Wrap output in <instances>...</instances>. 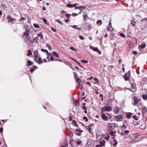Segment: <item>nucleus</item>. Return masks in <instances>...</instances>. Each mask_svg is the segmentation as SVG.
<instances>
[{"mask_svg":"<svg viewBox=\"0 0 147 147\" xmlns=\"http://www.w3.org/2000/svg\"><path fill=\"white\" fill-rule=\"evenodd\" d=\"M30 31V28L29 27L27 26L26 28V31L24 33L22 36V38L27 43L31 42L33 43L34 41H33L29 36V33Z\"/></svg>","mask_w":147,"mask_h":147,"instance_id":"obj_1","label":"nucleus"},{"mask_svg":"<svg viewBox=\"0 0 147 147\" xmlns=\"http://www.w3.org/2000/svg\"><path fill=\"white\" fill-rule=\"evenodd\" d=\"M101 117L102 119L104 121H107L108 119H110L111 118V116L108 113H106V114H102Z\"/></svg>","mask_w":147,"mask_h":147,"instance_id":"obj_2","label":"nucleus"},{"mask_svg":"<svg viewBox=\"0 0 147 147\" xmlns=\"http://www.w3.org/2000/svg\"><path fill=\"white\" fill-rule=\"evenodd\" d=\"M132 105L135 106L137 105L138 103L140 101V99L136 97H134L132 99Z\"/></svg>","mask_w":147,"mask_h":147,"instance_id":"obj_3","label":"nucleus"},{"mask_svg":"<svg viewBox=\"0 0 147 147\" xmlns=\"http://www.w3.org/2000/svg\"><path fill=\"white\" fill-rule=\"evenodd\" d=\"M111 108L110 107L108 106H105L101 108V112L102 113V112L110 111H111Z\"/></svg>","mask_w":147,"mask_h":147,"instance_id":"obj_4","label":"nucleus"},{"mask_svg":"<svg viewBox=\"0 0 147 147\" xmlns=\"http://www.w3.org/2000/svg\"><path fill=\"white\" fill-rule=\"evenodd\" d=\"M94 128L93 125L92 124L89 125L87 128V129L89 131V132L91 134H92V129Z\"/></svg>","mask_w":147,"mask_h":147,"instance_id":"obj_5","label":"nucleus"},{"mask_svg":"<svg viewBox=\"0 0 147 147\" xmlns=\"http://www.w3.org/2000/svg\"><path fill=\"white\" fill-rule=\"evenodd\" d=\"M130 74V71H129L127 73V74H125L124 77V79L125 81L128 80L129 79V77Z\"/></svg>","mask_w":147,"mask_h":147,"instance_id":"obj_6","label":"nucleus"},{"mask_svg":"<svg viewBox=\"0 0 147 147\" xmlns=\"http://www.w3.org/2000/svg\"><path fill=\"white\" fill-rule=\"evenodd\" d=\"M7 19H8L9 22H11L12 23H13L14 21L16 20L15 18H13L10 16H9L7 17Z\"/></svg>","mask_w":147,"mask_h":147,"instance_id":"obj_7","label":"nucleus"},{"mask_svg":"<svg viewBox=\"0 0 147 147\" xmlns=\"http://www.w3.org/2000/svg\"><path fill=\"white\" fill-rule=\"evenodd\" d=\"M123 119V117L122 115H118L115 117V120L116 121H121Z\"/></svg>","mask_w":147,"mask_h":147,"instance_id":"obj_8","label":"nucleus"},{"mask_svg":"<svg viewBox=\"0 0 147 147\" xmlns=\"http://www.w3.org/2000/svg\"><path fill=\"white\" fill-rule=\"evenodd\" d=\"M131 87L132 90L131 91L132 92H134L136 91V88L135 84H131Z\"/></svg>","mask_w":147,"mask_h":147,"instance_id":"obj_9","label":"nucleus"},{"mask_svg":"<svg viewBox=\"0 0 147 147\" xmlns=\"http://www.w3.org/2000/svg\"><path fill=\"white\" fill-rule=\"evenodd\" d=\"M108 126L111 129H113L115 127V124L113 123H108Z\"/></svg>","mask_w":147,"mask_h":147,"instance_id":"obj_10","label":"nucleus"},{"mask_svg":"<svg viewBox=\"0 0 147 147\" xmlns=\"http://www.w3.org/2000/svg\"><path fill=\"white\" fill-rule=\"evenodd\" d=\"M133 123L134 125L136 126L140 124V122L138 120L135 119L133 121Z\"/></svg>","mask_w":147,"mask_h":147,"instance_id":"obj_11","label":"nucleus"},{"mask_svg":"<svg viewBox=\"0 0 147 147\" xmlns=\"http://www.w3.org/2000/svg\"><path fill=\"white\" fill-rule=\"evenodd\" d=\"M108 30L111 31H112L113 30V28L111 26V24L110 22H109V26L108 27Z\"/></svg>","mask_w":147,"mask_h":147,"instance_id":"obj_12","label":"nucleus"},{"mask_svg":"<svg viewBox=\"0 0 147 147\" xmlns=\"http://www.w3.org/2000/svg\"><path fill=\"white\" fill-rule=\"evenodd\" d=\"M78 85L79 87L81 89L83 88V83L82 81L79 82L78 83Z\"/></svg>","mask_w":147,"mask_h":147,"instance_id":"obj_13","label":"nucleus"},{"mask_svg":"<svg viewBox=\"0 0 147 147\" xmlns=\"http://www.w3.org/2000/svg\"><path fill=\"white\" fill-rule=\"evenodd\" d=\"M93 50L94 51L97 52L100 55L101 54V52L100 51L99 49H98V48L97 47L94 48L93 49Z\"/></svg>","mask_w":147,"mask_h":147,"instance_id":"obj_14","label":"nucleus"},{"mask_svg":"<svg viewBox=\"0 0 147 147\" xmlns=\"http://www.w3.org/2000/svg\"><path fill=\"white\" fill-rule=\"evenodd\" d=\"M34 57H35L36 59V60L38 57V51L37 50H36L34 51Z\"/></svg>","mask_w":147,"mask_h":147,"instance_id":"obj_15","label":"nucleus"},{"mask_svg":"<svg viewBox=\"0 0 147 147\" xmlns=\"http://www.w3.org/2000/svg\"><path fill=\"white\" fill-rule=\"evenodd\" d=\"M85 7H86V6H80L79 7L76 6V7L75 9H78L80 10H81V8L84 9L85 8Z\"/></svg>","mask_w":147,"mask_h":147,"instance_id":"obj_16","label":"nucleus"},{"mask_svg":"<svg viewBox=\"0 0 147 147\" xmlns=\"http://www.w3.org/2000/svg\"><path fill=\"white\" fill-rule=\"evenodd\" d=\"M114 113L116 114H117L119 112V109L117 107H116L114 109Z\"/></svg>","mask_w":147,"mask_h":147,"instance_id":"obj_17","label":"nucleus"},{"mask_svg":"<svg viewBox=\"0 0 147 147\" xmlns=\"http://www.w3.org/2000/svg\"><path fill=\"white\" fill-rule=\"evenodd\" d=\"M71 27L72 28H75V29H76L78 30H80L81 29L80 28H78L77 26V25H72V26H71Z\"/></svg>","mask_w":147,"mask_h":147,"instance_id":"obj_18","label":"nucleus"},{"mask_svg":"<svg viewBox=\"0 0 147 147\" xmlns=\"http://www.w3.org/2000/svg\"><path fill=\"white\" fill-rule=\"evenodd\" d=\"M93 142V140L92 139L88 141L86 143L87 145L89 146Z\"/></svg>","mask_w":147,"mask_h":147,"instance_id":"obj_19","label":"nucleus"},{"mask_svg":"<svg viewBox=\"0 0 147 147\" xmlns=\"http://www.w3.org/2000/svg\"><path fill=\"white\" fill-rule=\"evenodd\" d=\"M146 46V45L145 44H143L139 46V47L141 49H144Z\"/></svg>","mask_w":147,"mask_h":147,"instance_id":"obj_20","label":"nucleus"},{"mask_svg":"<svg viewBox=\"0 0 147 147\" xmlns=\"http://www.w3.org/2000/svg\"><path fill=\"white\" fill-rule=\"evenodd\" d=\"M37 62L38 64H40V63H43L42 59L40 57H39L38 59V61Z\"/></svg>","mask_w":147,"mask_h":147,"instance_id":"obj_21","label":"nucleus"},{"mask_svg":"<svg viewBox=\"0 0 147 147\" xmlns=\"http://www.w3.org/2000/svg\"><path fill=\"white\" fill-rule=\"evenodd\" d=\"M32 62L29 60L27 62V65L28 66H30L32 65Z\"/></svg>","mask_w":147,"mask_h":147,"instance_id":"obj_22","label":"nucleus"},{"mask_svg":"<svg viewBox=\"0 0 147 147\" xmlns=\"http://www.w3.org/2000/svg\"><path fill=\"white\" fill-rule=\"evenodd\" d=\"M53 55L56 56L57 57L59 58V55L58 54H57L56 52L53 51Z\"/></svg>","mask_w":147,"mask_h":147,"instance_id":"obj_23","label":"nucleus"},{"mask_svg":"<svg viewBox=\"0 0 147 147\" xmlns=\"http://www.w3.org/2000/svg\"><path fill=\"white\" fill-rule=\"evenodd\" d=\"M77 5L76 3H75L74 4V5H71L70 4H67V7H75Z\"/></svg>","mask_w":147,"mask_h":147,"instance_id":"obj_24","label":"nucleus"},{"mask_svg":"<svg viewBox=\"0 0 147 147\" xmlns=\"http://www.w3.org/2000/svg\"><path fill=\"white\" fill-rule=\"evenodd\" d=\"M100 145H102V146H104L105 144V140H103L100 141Z\"/></svg>","mask_w":147,"mask_h":147,"instance_id":"obj_25","label":"nucleus"},{"mask_svg":"<svg viewBox=\"0 0 147 147\" xmlns=\"http://www.w3.org/2000/svg\"><path fill=\"white\" fill-rule=\"evenodd\" d=\"M131 24L132 26H134L136 25V22L135 21L132 20L131 22Z\"/></svg>","mask_w":147,"mask_h":147,"instance_id":"obj_26","label":"nucleus"},{"mask_svg":"<svg viewBox=\"0 0 147 147\" xmlns=\"http://www.w3.org/2000/svg\"><path fill=\"white\" fill-rule=\"evenodd\" d=\"M72 60H73L75 62H76L81 67L83 68V67H82V66L80 65V63L77 61L75 59H72Z\"/></svg>","mask_w":147,"mask_h":147,"instance_id":"obj_27","label":"nucleus"},{"mask_svg":"<svg viewBox=\"0 0 147 147\" xmlns=\"http://www.w3.org/2000/svg\"><path fill=\"white\" fill-rule=\"evenodd\" d=\"M41 50V51L42 52H44V53H48V51L46 49H42Z\"/></svg>","mask_w":147,"mask_h":147,"instance_id":"obj_28","label":"nucleus"},{"mask_svg":"<svg viewBox=\"0 0 147 147\" xmlns=\"http://www.w3.org/2000/svg\"><path fill=\"white\" fill-rule=\"evenodd\" d=\"M131 113H129L128 114H127L126 117L127 118H129L131 116Z\"/></svg>","mask_w":147,"mask_h":147,"instance_id":"obj_29","label":"nucleus"},{"mask_svg":"<svg viewBox=\"0 0 147 147\" xmlns=\"http://www.w3.org/2000/svg\"><path fill=\"white\" fill-rule=\"evenodd\" d=\"M38 37H40L42 39H43V36L42 35V33H40V34H38Z\"/></svg>","mask_w":147,"mask_h":147,"instance_id":"obj_30","label":"nucleus"},{"mask_svg":"<svg viewBox=\"0 0 147 147\" xmlns=\"http://www.w3.org/2000/svg\"><path fill=\"white\" fill-rule=\"evenodd\" d=\"M32 54V52L30 50H28V53L27 54V55L28 56H29L30 55H31Z\"/></svg>","mask_w":147,"mask_h":147,"instance_id":"obj_31","label":"nucleus"},{"mask_svg":"<svg viewBox=\"0 0 147 147\" xmlns=\"http://www.w3.org/2000/svg\"><path fill=\"white\" fill-rule=\"evenodd\" d=\"M1 6L2 7L3 9H6L7 6H6V5L5 4H2Z\"/></svg>","mask_w":147,"mask_h":147,"instance_id":"obj_32","label":"nucleus"},{"mask_svg":"<svg viewBox=\"0 0 147 147\" xmlns=\"http://www.w3.org/2000/svg\"><path fill=\"white\" fill-rule=\"evenodd\" d=\"M142 98L144 100H146L147 98V95L143 94L142 95Z\"/></svg>","mask_w":147,"mask_h":147,"instance_id":"obj_33","label":"nucleus"},{"mask_svg":"<svg viewBox=\"0 0 147 147\" xmlns=\"http://www.w3.org/2000/svg\"><path fill=\"white\" fill-rule=\"evenodd\" d=\"M46 46L49 48V50H51L52 49L51 47L48 43L46 44Z\"/></svg>","mask_w":147,"mask_h":147,"instance_id":"obj_34","label":"nucleus"},{"mask_svg":"<svg viewBox=\"0 0 147 147\" xmlns=\"http://www.w3.org/2000/svg\"><path fill=\"white\" fill-rule=\"evenodd\" d=\"M34 26L36 28H38L39 27V25L37 24H34Z\"/></svg>","mask_w":147,"mask_h":147,"instance_id":"obj_35","label":"nucleus"},{"mask_svg":"<svg viewBox=\"0 0 147 147\" xmlns=\"http://www.w3.org/2000/svg\"><path fill=\"white\" fill-rule=\"evenodd\" d=\"M116 132L115 131H112L110 133V134L112 135V136H115V133Z\"/></svg>","mask_w":147,"mask_h":147,"instance_id":"obj_36","label":"nucleus"},{"mask_svg":"<svg viewBox=\"0 0 147 147\" xmlns=\"http://www.w3.org/2000/svg\"><path fill=\"white\" fill-rule=\"evenodd\" d=\"M142 110L143 112L144 111L147 112V110L146 107H143L142 108Z\"/></svg>","mask_w":147,"mask_h":147,"instance_id":"obj_37","label":"nucleus"},{"mask_svg":"<svg viewBox=\"0 0 147 147\" xmlns=\"http://www.w3.org/2000/svg\"><path fill=\"white\" fill-rule=\"evenodd\" d=\"M97 23L98 24H99L101 25L102 24V22L101 20H98L97 21Z\"/></svg>","mask_w":147,"mask_h":147,"instance_id":"obj_38","label":"nucleus"},{"mask_svg":"<svg viewBox=\"0 0 147 147\" xmlns=\"http://www.w3.org/2000/svg\"><path fill=\"white\" fill-rule=\"evenodd\" d=\"M81 62L82 63H88V61L87 60H82L81 61Z\"/></svg>","mask_w":147,"mask_h":147,"instance_id":"obj_39","label":"nucleus"},{"mask_svg":"<svg viewBox=\"0 0 147 147\" xmlns=\"http://www.w3.org/2000/svg\"><path fill=\"white\" fill-rule=\"evenodd\" d=\"M57 22L60 24L61 25H63V23L61 22L59 20H57Z\"/></svg>","mask_w":147,"mask_h":147,"instance_id":"obj_40","label":"nucleus"},{"mask_svg":"<svg viewBox=\"0 0 147 147\" xmlns=\"http://www.w3.org/2000/svg\"><path fill=\"white\" fill-rule=\"evenodd\" d=\"M120 36L121 37H123V38H125V35H124V34H123L122 33H121L120 34Z\"/></svg>","mask_w":147,"mask_h":147,"instance_id":"obj_41","label":"nucleus"},{"mask_svg":"<svg viewBox=\"0 0 147 147\" xmlns=\"http://www.w3.org/2000/svg\"><path fill=\"white\" fill-rule=\"evenodd\" d=\"M83 106L82 107L83 109L84 110H86V107L85 106V103H83Z\"/></svg>","mask_w":147,"mask_h":147,"instance_id":"obj_42","label":"nucleus"},{"mask_svg":"<svg viewBox=\"0 0 147 147\" xmlns=\"http://www.w3.org/2000/svg\"><path fill=\"white\" fill-rule=\"evenodd\" d=\"M133 118H134L135 120H138V117H137V116L136 115H134L133 116Z\"/></svg>","mask_w":147,"mask_h":147,"instance_id":"obj_43","label":"nucleus"},{"mask_svg":"<svg viewBox=\"0 0 147 147\" xmlns=\"http://www.w3.org/2000/svg\"><path fill=\"white\" fill-rule=\"evenodd\" d=\"M42 20H43V21L44 22V23L45 24H47V20H45L44 18H43L42 19Z\"/></svg>","mask_w":147,"mask_h":147,"instance_id":"obj_44","label":"nucleus"},{"mask_svg":"<svg viewBox=\"0 0 147 147\" xmlns=\"http://www.w3.org/2000/svg\"><path fill=\"white\" fill-rule=\"evenodd\" d=\"M83 119H84L85 120L86 122H87L88 121V119L86 117H84Z\"/></svg>","mask_w":147,"mask_h":147,"instance_id":"obj_45","label":"nucleus"},{"mask_svg":"<svg viewBox=\"0 0 147 147\" xmlns=\"http://www.w3.org/2000/svg\"><path fill=\"white\" fill-rule=\"evenodd\" d=\"M71 14H67L66 15V16L67 18H69L70 16H71Z\"/></svg>","mask_w":147,"mask_h":147,"instance_id":"obj_46","label":"nucleus"},{"mask_svg":"<svg viewBox=\"0 0 147 147\" xmlns=\"http://www.w3.org/2000/svg\"><path fill=\"white\" fill-rule=\"evenodd\" d=\"M113 141L115 142V143L113 144V146H116L117 144V142L115 140H114Z\"/></svg>","mask_w":147,"mask_h":147,"instance_id":"obj_47","label":"nucleus"},{"mask_svg":"<svg viewBox=\"0 0 147 147\" xmlns=\"http://www.w3.org/2000/svg\"><path fill=\"white\" fill-rule=\"evenodd\" d=\"M70 49L73 51H75L76 50V49H75L74 47H70Z\"/></svg>","mask_w":147,"mask_h":147,"instance_id":"obj_48","label":"nucleus"},{"mask_svg":"<svg viewBox=\"0 0 147 147\" xmlns=\"http://www.w3.org/2000/svg\"><path fill=\"white\" fill-rule=\"evenodd\" d=\"M129 131L128 130H125L124 131V133L126 134H127L129 132Z\"/></svg>","mask_w":147,"mask_h":147,"instance_id":"obj_49","label":"nucleus"},{"mask_svg":"<svg viewBox=\"0 0 147 147\" xmlns=\"http://www.w3.org/2000/svg\"><path fill=\"white\" fill-rule=\"evenodd\" d=\"M111 100H109L108 101V103L107 105H111Z\"/></svg>","mask_w":147,"mask_h":147,"instance_id":"obj_50","label":"nucleus"},{"mask_svg":"<svg viewBox=\"0 0 147 147\" xmlns=\"http://www.w3.org/2000/svg\"><path fill=\"white\" fill-rule=\"evenodd\" d=\"M92 25L91 24H89L87 27L90 29L92 28Z\"/></svg>","mask_w":147,"mask_h":147,"instance_id":"obj_51","label":"nucleus"},{"mask_svg":"<svg viewBox=\"0 0 147 147\" xmlns=\"http://www.w3.org/2000/svg\"><path fill=\"white\" fill-rule=\"evenodd\" d=\"M109 136L108 135L105 138V139L107 140V141L109 139Z\"/></svg>","mask_w":147,"mask_h":147,"instance_id":"obj_52","label":"nucleus"},{"mask_svg":"<svg viewBox=\"0 0 147 147\" xmlns=\"http://www.w3.org/2000/svg\"><path fill=\"white\" fill-rule=\"evenodd\" d=\"M54 58H53L52 56H51L50 57V59L51 61H53L54 60Z\"/></svg>","mask_w":147,"mask_h":147,"instance_id":"obj_53","label":"nucleus"},{"mask_svg":"<svg viewBox=\"0 0 147 147\" xmlns=\"http://www.w3.org/2000/svg\"><path fill=\"white\" fill-rule=\"evenodd\" d=\"M3 128L2 127L0 129V131L1 133L3 132Z\"/></svg>","mask_w":147,"mask_h":147,"instance_id":"obj_54","label":"nucleus"},{"mask_svg":"<svg viewBox=\"0 0 147 147\" xmlns=\"http://www.w3.org/2000/svg\"><path fill=\"white\" fill-rule=\"evenodd\" d=\"M79 38L80 39L82 40H83L84 39V37L81 36H80Z\"/></svg>","mask_w":147,"mask_h":147,"instance_id":"obj_55","label":"nucleus"},{"mask_svg":"<svg viewBox=\"0 0 147 147\" xmlns=\"http://www.w3.org/2000/svg\"><path fill=\"white\" fill-rule=\"evenodd\" d=\"M73 122L74 124L76 126H77V124L76 123V121H75V120H74L73 121Z\"/></svg>","mask_w":147,"mask_h":147,"instance_id":"obj_56","label":"nucleus"},{"mask_svg":"<svg viewBox=\"0 0 147 147\" xmlns=\"http://www.w3.org/2000/svg\"><path fill=\"white\" fill-rule=\"evenodd\" d=\"M72 15L74 17L76 16L77 15V14L76 13H72Z\"/></svg>","mask_w":147,"mask_h":147,"instance_id":"obj_57","label":"nucleus"},{"mask_svg":"<svg viewBox=\"0 0 147 147\" xmlns=\"http://www.w3.org/2000/svg\"><path fill=\"white\" fill-rule=\"evenodd\" d=\"M51 29L54 32H56V30L54 28H52Z\"/></svg>","mask_w":147,"mask_h":147,"instance_id":"obj_58","label":"nucleus"},{"mask_svg":"<svg viewBox=\"0 0 147 147\" xmlns=\"http://www.w3.org/2000/svg\"><path fill=\"white\" fill-rule=\"evenodd\" d=\"M126 128V127H124L122 126L121 127V129L123 130L125 129Z\"/></svg>","mask_w":147,"mask_h":147,"instance_id":"obj_59","label":"nucleus"},{"mask_svg":"<svg viewBox=\"0 0 147 147\" xmlns=\"http://www.w3.org/2000/svg\"><path fill=\"white\" fill-rule=\"evenodd\" d=\"M87 15H86V14H84L83 16V18H86L87 16Z\"/></svg>","mask_w":147,"mask_h":147,"instance_id":"obj_60","label":"nucleus"},{"mask_svg":"<svg viewBox=\"0 0 147 147\" xmlns=\"http://www.w3.org/2000/svg\"><path fill=\"white\" fill-rule=\"evenodd\" d=\"M74 104L75 105H77L78 104V102H76L75 100H74Z\"/></svg>","mask_w":147,"mask_h":147,"instance_id":"obj_61","label":"nucleus"},{"mask_svg":"<svg viewBox=\"0 0 147 147\" xmlns=\"http://www.w3.org/2000/svg\"><path fill=\"white\" fill-rule=\"evenodd\" d=\"M81 80H80V79L79 78H77L76 80V82H79V81H80Z\"/></svg>","mask_w":147,"mask_h":147,"instance_id":"obj_62","label":"nucleus"},{"mask_svg":"<svg viewBox=\"0 0 147 147\" xmlns=\"http://www.w3.org/2000/svg\"><path fill=\"white\" fill-rule=\"evenodd\" d=\"M94 80L96 81L97 82H98V79L96 78H94Z\"/></svg>","mask_w":147,"mask_h":147,"instance_id":"obj_63","label":"nucleus"},{"mask_svg":"<svg viewBox=\"0 0 147 147\" xmlns=\"http://www.w3.org/2000/svg\"><path fill=\"white\" fill-rule=\"evenodd\" d=\"M69 120L70 121H71L72 120V117H69Z\"/></svg>","mask_w":147,"mask_h":147,"instance_id":"obj_64","label":"nucleus"}]
</instances>
